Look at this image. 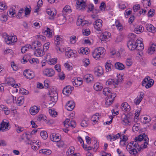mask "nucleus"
<instances>
[{
	"label": "nucleus",
	"instance_id": "53",
	"mask_svg": "<svg viewBox=\"0 0 156 156\" xmlns=\"http://www.w3.org/2000/svg\"><path fill=\"white\" fill-rule=\"evenodd\" d=\"M72 12L70 7L69 5H66L63 9V12H66L68 13L71 12Z\"/></svg>",
	"mask_w": 156,
	"mask_h": 156
},
{
	"label": "nucleus",
	"instance_id": "13",
	"mask_svg": "<svg viewBox=\"0 0 156 156\" xmlns=\"http://www.w3.org/2000/svg\"><path fill=\"white\" fill-rule=\"evenodd\" d=\"M74 89V87L72 86H67L63 89L62 93L63 94L66 95H70L72 90Z\"/></svg>",
	"mask_w": 156,
	"mask_h": 156
},
{
	"label": "nucleus",
	"instance_id": "32",
	"mask_svg": "<svg viewBox=\"0 0 156 156\" xmlns=\"http://www.w3.org/2000/svg\"><path fill=\"white\" fill-rule=\"evenodd\" d=\"M50 103L54 105L57 100V93H55L54 95H53L50 94Z\"/></svg>",
	"mask_w": 156,
	"mask_h": 156
},
{
	"label": "nucleus",
	"instance_id": "43",
	"mask_svg": "<svg viewBox=\"0 0 156 156\" xmlns=\"http://www.w3.org/2000/svg\"><path fill=\"white\" fill-rule=\"evenodd\" d=\"M99 116L98 114L94 115L92 116L91 118V120L93 122V124H95L98 122L99 120Z\"/></svg>",
	"mask_w": 156,
	"mask_h": 156
},
{
	"label": "nucleus",
	"instance_id": "46",
	"mask_svg": "<svg viewBox=\"0 0 156 156\" xmlns=\"http://www.w3.org/2000/svg\"><path fill=\"white\" fill-rule=\"evenodd\" d=\"M111 92V89L108 87L104 88L103 91V94L106 96H108Z\"/></svg>",
	"mask_w": 156,
	"mask_h": 156
},
{
	"label": "nucleus",
	"instance_id": "31",
	"mask_svg": "<svg viewBox=\"0 0 156 156\" xmlns=\"http://www.w3.org/2000/svg\"><path fill=\"white\" fill-rule=\"evenodd\" d=\"M89 52V49L87 47H81L78 51V53L82 55H87Z\"/></svg>",
	"mask_w": 156,
	"mask_h": 156
},
{
	"label": "nucleus",
	"instance_id": "26",
	"mask_svg": "<svg viewBox=\"0 0 156 156\" xmlns=\"http://www.w3.org/2000/svg\"><path fill=\"white\" fill-rule=\"evenodd\" d=\"M105 67L107 72L111 71L113 67L112 61L110 60L108 61L105 64Z\"/></svg>",
	"mask_w": 156,
	"mask_h": 156
},
{
	"label": "nucleus",
	"instance_id": "62",
	"mask_svg": "<svg viewBox=\"0 0 156 156\" xmlns=\"http://www.w3.org/2000/svg\"><path fill=\"white\" fill-rule=\"evenodd\" d=\"M82 32L84 35L88 36L90 34V30L88 28L83 29Z\"/></svg>",
	"mask_w": 156,
	"mask_h": 156
},
{
	"label": "nucleus",
	"instance_id": "16",
	"mask_svg": "<svg viewBox=\"0 0 156 156\" xmlns=\"http://www.w3.org/2000/svg\"><path fill=\"white\" fill-rule=\"evenodd\" d=\"M23 75L27 78L29 79L33 78L35 76L34 72L29 70H27L24 71Z\"/></svg>",
	"mask_w": 156,
	"mask_h": 156
},
{
	"label": "nucleus",
	"instance_id": "11",
	"mask_svg": "<svg viewBox=\"0 0 156 156\" xmlns=\"http://www.w3.org/2000/svg\"><path fill=\"white\" fill-rule=\"evenodd\" d=\"M43 73L44 75L49 77H52L55 74V72L52 69H45L43 70Z\"/></svg>",
	"mask_w": 156,
	"mask_h": 156
},
{
	"label": "nucleus",
	"instance_id": "60",
	"mask_svg": "<svg viewBox=\"0 0 156 156\" xmlns=\"http://www.w3.org/2000/svg\"><path fill=\"white\" fill-rule=\"evenodd\" d=\"M83 62L84 66L85 67L87 66L90 64V62L89 59L85 58L83 60Z\"/></svg>",
	"mask_w": 156,
	"mask_h": 156
},
{
	"label": "nucleus",
	"instance_id": "21",
	"mask_svg": "<svg viewBox=\"0 0 156 156\" xmlns=\"http://www.w3.org/2000/svg\"><path fill=\"white\" fill-rule=\"evenodd\" d=\"M120 136V133H118L115 135L114 134L109 135L107 136V138L108 140L110 141H113L119 139Z\"/></svg>",
	"mask_w": 156,
	"mask_h": 156
},
{
	"label": "nucleus",
	"instance_id": "55",
	"mask_svg": "<svg viewBox=\"0 0 156 156\" xmlns=\"http://www.w3.org/2000/svg\"><path fill=\"white\" fill-rule=\"evenodd\" d=\"M36 37L39 41H41L42 42H44L46 40L45 37L41 35H37L36 36Z\"/></svg>",
	"mask_w": 156,
	"mask_h": 156
},
{
	"label": "nucleus",
	"instance_id": "52",
	"mask_svg": "<svg viewBox=\"0 0 156 156\" xmlns=\"http://www.w3.org/2000/svg\"><path fill=\"white\" fill-rule=\"evenodd\" d=\"M74 148L73 146L70 147L67 151V155H69L73 154L74 152Z\"/></svg>",
	"mask_w": 156,
	"mask_h": 156
},
{
	"label": "nucleus",
	"instance_id": "34",
	"mask_svg": "<svg viewBox=\"0 0 156 156\" xmlns=\"http://www.w3.org/2000/svg\"><path fill=\"white\" fill-rule=\"evenodd\" d=\"M94 88L95 90H101L103 88L102 84L100 83L97 82L94 84Z\"/></svg>",
	"mask_w": 156,
	"mask_h": 156
},
{
	"label": "nucleus",
	"instance_id": "19",
	"mask_svg": "<svg viewBox=\"0 0 156 156\" xmlns=\"http://www.w3.org/2000/svg\"><path fill=\"white\" fill-rule=\"evenodd\" d=\"M111 36V34L109 32L105 31L102 33L101 34L100 38L101 41H105L109 38Z\"/></svg>",
	"mask_w": 156,
	"mask_h": 156
},
{
	"label": "nucleus",
	"instance_id": "28",
	"mask_svg": "<svg viewBox=\"0 0 156 156\" xmlns=\"http://www.w3.org/2000/svg\"><path fill=\"white\" fill-rule=\"evenodd\" d=\"M34 55L37 57H41L44 54V52L41 48H38L34 52Z\"/></svg>",
	"mask_w": 156,
	"mask_h": 156
},
{
	"label": "nucleus",
	"instance_id": "51",
	"mask_svg": "<svg viewBox=\"0 0 156 156\" xmlns=\"http://www.w3.org/2000/svg\"><path fill=\"white\" fill-rule=\"evenodd\" d=\"M142 3L145 8H147L151 5L150 0H142Z\"/></svg>",
	"mask_w": 156,
	"mask_h": 156
},
{
	"label": "nucleus",
	"instance_id": "50",
	"mask_svg": "<svg viewBox=\"0 0 156 156\" xmlns=\"http://www.w3.org/2000/svg\"><path fill=\"white\" fill-rule=\"evenodd\" d=\"M66 18L63 16H60L59 19L58 20V22L60 24H62L64 23L66 21Z\"/></svg>",
	"mask_w": 156,
	"mask_h": 156
},
{
	"label": "nucleus",
	"instance_id": "2",
	"mask_svg": "<svg viewBox=\"0 0 156 156\" xmlns=\"http://www.w3.org/2000/svg\"><path fill=\"white\" fill-rule=\"evenodd\" d=\"M3 36L5 42L8 44H12L17 41L16 36H10L6 33H4Z\"/></svg>",
	"mask_w": 156,
	"mask_h": 156
},
{
	"label": "nucleus",
	"instance_id": "6",
	"mask_svg": "<svg viewBox=\"0 0 156 156\" xmlns=\"http://www.w3.org/2000/svg\"><path fill=\"white\" fill-rule=\"evenodd\" d=\"M143 137L141 135H139L135 138L133 141H131L133 147L136 150L137 149L139 150L138 148L140 147V141L142 140Z\"/></svg>",
	"mask_w": 156,
	"mask_h": 156
},
{
	"label": "nucleus",
	"instance_id": "56",
	"mask_svg": "<svg viewBox=\"0 0 156 156\" xmlns=\"http://www.w3.org/2000/svg\"><path fill=\"white\" fill-rule=\"evenodd\" d=\"M40 135L41 137L44 140L47 139L48 136L47 132L44 131H42L41 132Z\"/></svg>",
	"mask_w": 156,
	"mask_h": 156
},
{
	"label": "nucleus",
	"instance_id": "41",
	"mask_svg": "<svg viewBox=\"0 0 156 156\" xmlns=\"http://www.w3.org/2000/svg\"><path fill=\"white\" fill-rule=\"evenodd\" d=\"M115 25L117 29L119 31H121L123 30V26L119 20H116L115 21Z\"/></svg>",
	"mask_w": 156,
	"mask_h": 156
},
{
	"label": "nucleus",
	"instance_id": "7",
	"mask_svg": "<svg viewBox=\"0 0 156 156\" xmlns=\"http://www.w3.org/2000/svg\"><path fill=\"white\" fill-rule=\"evenodd\" d=\"M103 21L100 19H98L93 23L94 29L98 32H101L102 26Z\"/></svg>",
	"mask_w": 156,
	"mask_h": 156
},
{
	"label": "nucleus",
	"instance_id": "14",
	"mask_svg": "<svg viewBox=\"0 0 156 156\" xmlns=\"http://www.w3.org/2000/svg\"><path fill=\"white\" fill-rule=\"evenodd\" d=\"M44 33L45 35L49 38L51 37L54 34L53 30L47 27H44Z\"/></svg>",
	"mask_w": 156,
	"mask_h": 156
},
{
	"label": "nucleus",
	"instance_id": "58",
	"mask_svg": "<svg viewBox=\"0 0 156 156\" xmlns=\"http://www.w3.org/2000/svg\"><path fill=\"white\" fill-rule=\"evenodd\" d=\"M7 6L5 3H0V11L2 12L7 9Z\"/></svg>",
	"mask_w": 156,
	"mask_h": 156
},
{
	"label": "nucleus",
	"instance_id": "24",
	"mask_svg": "<svg viewBox=\"0 0 156 156\" xmlns=\"http://www.w3.org/2000/svg\"><path fill=\"white\" fill-rule=\"evenodd\" d=\"M75 107V104L72 101H68L66 105V108L68 111H72Z\"/></svg>",
	"mask_w": 156,
	"mask_h": 156
},
{
	"label": "nucleus",
	"instance_id": "48",
	"mask_svg": "<svg viewBox=\"0 0 156 156\" xmlns=\"http://www.w3.org/2000/svg\"><path fill=\"white\" fill-rule=\"evenodd\" d=\"M31 48V45L27 44L25 46L23 47L21 49V51L22 53H25L29 49Z\"/></svg>",
	"mask_w": 156,
	"mask_h": 156
},
{
	"label": "nucleus",
	"instance_id": "42",
	"mask_svg": "<svg viewBox=\"0 0 156 156\" xmlns=\"http://www.w3.org/2000/svg\"><path fill=\"white\" fill-rule=\"evenodd\" d=\"M85 23L84 21L82 19V17L80 16H79L76 22L77 25L78 26H83Z\"/></svg>",
	"mask_w": 156,
	"mask_h": 156
},
{
	"label": "nucleus",
	"instance_id": "10",
	"mask_svg": "<svg viewBox=\"0 0 156 156\" xmlns=\"http://www.w3.org/2000/svg\"><path fill=\"white\" fill-rule=\"evenodd\" d=\"M86 0H78L76 2V8L79 9H85L86 6Z\"/></svg>",
	"mask_w": 156,
	"mask_h": 156
},
{
	"label": "nucleus",
	"instance_id": "1",
	"mask_svg": "<svg viewBox=\"0 0 156 156\" xmlns=\"http://www.w3.org/2000/svg\"><path fill=\"white\" fill-rule=\"evenodd\" d=\"M105 49L103 47L98 48L92 51V56L96 60L101 59L104 57L105 54Z\"/></svg>",
	"mask_w": 156,
	"mask_h": 156
},
{
	"label": "nucleus",
	"instance_id": "39",
	"mask_svg": "<svg viewBox=\"0 0 156 156\" xmlns=\"http://www.w3.org/2000/svg\"><path fill=\"white\" fill-rule=\"evenodd\" d=\"M144 97V94H140L139 97H137L134 100V103L136 105H138Z\"/></svg>",
	"mask_w": 156,
	"mask_h": 156
},
{
	"label": "nucleus",
	"instance_id": "61",
	"mask_svg": "<svg viewBox=\"0 0 156 156\" xmlns=\"http://www.w3.org/2000/svg\"><path fill=\"white\" fill-rule=\"evenodd\" d=\"M8 20L7 16L5 14H2L0 16V20L2 22H6Z\"/></svg>",
	"mask_w": 156,
	"mask_h": 156
},
{
	"label": "nucleus",
	"instance_id": "49",
	"mask_svg": "<svg viewBox=\"0 0 156 156\" xmlns=\"http://www.w3.org/2000/svg\"><path fill=\"white\" fill-rule=\"evenodd\" d=\"M74 54L73 51L71 50L66 51L65 53V55L69 58L74 57Z\"/></svg>",
	"mask_w": 156,
	"mask_h": 156
},
{
	"label": "nucleus",
	"instance_id": "63",
	"mask_svg": "<svg viewBox=\"0 0 156 156\" xmlns=\"http://www.w3.org/2000/svg\"><path fill=\"white\" fill-rule=\"evenodd\" d=\"M115 83V82L114 80L109 79L106 81V84L108 85H111L112 84L114 85H116Z\"/></svg>",
	"mask_w": 156,
	"mask_h": 156
},
{
	"label": "nucleus",
	"instance_id": "4",
	"mask_svg": "<svg viewBox=\"0 0 156 156\" xmlns=\"http://www.w3.org/2000/svg\"><path fill=\"white\" fill-rule=\"evenodd\" d=\"M154 82L153 80L151 79L149 77H147L143 81L142 85L146 88H148L153 85Z\"/></svg>",
	"mask_w": 156,
	"mask_h": 156
},
{
	"label": "nucleus",
	"instance_id": "64",
	"mask_svg": "<svg viewBox=\"0 0 156 156\" xmlns=\"http://www.w3.org/2000/svg\"><path fill=\"white\" fill-rule=\"evenodd\" d=\"M57 58L50 59L48 61V63L50 65L55 64L57 62Z\"/></svg>",
	"mask_w": 156,
	"mask_h": 156
},
{
	"label": "nucleus",
	"instance_id": "47",
	"mask_svg": "<svg viewBox=\"0 0 156 156\" xmlns=\"http://www.w3.org/2000/svg\"><path fill=\"white\" fill-rule=\"evenodd\" d=\"M24 101V98L22 96L19 97L18 98L16 101V104L17 105L20 106L22 105Z\"/></svg>",
	"mask_w": 156,
	"mask_h": 156
},
{
	"label": "nucleus",
	"instance_id": "9",
	"mask_svg": "<svg viewBox=\"0 0 156 156\" xmlns=\"http://www.w3.org/2000/svg\"><path fill=\"white\" fill-rule=\"evenodd\" d=\"M136 45V49L139 51H142L144 48L143 43V39L141 38H138L135 42Z\"/></svg>",
	"mask_w": 156,
	"mask_h": 156
},
{
	"label": "nucleus",
	"instance_id": "33",
	"mask_svg": "<svg viewBox=\"0 0 156 156\" xmlns=\"http://www.w3.org/2000/svg\"><path fill=\"white\" fill-rule=\"evenodd\" d=\"M47 13L51 16H54L56 15V11L55 9H48L46 10Z\"/></svg>",
	"mask_w": 156,
	"mask_h": 156
},
{
	"label": "nucleus",
	"instance_id": "12",
	"mask_svg": "<svg viewBox=\"0 0 156 156\" xmlns=\"http://www.w3.org/2000/svg\"><path fill=\"white\" fill-rule=\"evenodd\" d=\"M40 109V106L34 105L30 108V113L31 115H34L37 114Z\"/></svg>",
	"mask_w": 156,
	"mask_h": 156
},
{
	"label": "nucleus",
	"instance_id": "15",
	"mask_svg": "<svg viewBox=\"0 0 156 156\" xmlns=\"http://www.w3.org/2000/svg\"><path fill=\"white\" fill-rule=\"evenodd\" d=\"M73 84L75 87H78L83 83V80L80 77L74 78L72 80Z\"/></svg>",
	"mask_w": 156,
	"mask_h": 156
},
{
	"label": "nucleus",
	"instance_id": "8",
	"mask_svg": "<svg viewBox=\"0 0 156 156\" xmlns=\"http://www.w3.org/2000/svg\"><path fill=\"white\" fill-rule=\"evenodd\" d=\"M9 124L8 121L3 120L0 124V130L2 131L9 130Z\"/></svg>",
	"mask_w": 156,
	"mask_h": 156
},
{
	"label": "nucleus",
	"instance_id": "35",
	"mask_svg": "<svg viewBox=\"0 0 156 156\" xmlns=\"http://www.w3.org/2000/svg\"><path fill=\"white\" fill-rule=\"evenodd\" d=\"M115 68L119 70H122L125 69V66L123 64L119 62H116L115 64Z\"/></svg>",
	"mask_w": 156,
	"mask_h": 156
},
{
	"label": "nucleus",
	"instance_id": "45",
	"mask_svg": "<svg viewBox=\"0 0 156 156\" xmlns=\"http://www.w3.org/2000/svg\"><path fill=\"white\" fill-rule=\"evenodd\" d=\"M55 44L56 45H59L60 42L62 41V38L59 35L55 36Z\"/></svg>",
	"mask_w": 156,
	"mask_h": 156
},
{
	"label": "nucleus",
	"instance_id": "23",
	"mask_svg": "<svg viewBox=\"0 0 156 156\" xmlns=\"http://www.w3.org/2000/svg\"><path fill=\"white\" fill-rule=\"evenodd\" d=\"M122 110L125 112H129L131 109V107L127 102H124L121 105Z\"/></svg>",
	"mask_w": 156,
	"mask_h": 156
},
{
	"label": "nucleus",
	"instance_id": "3",
	"mask_svg": "<svg viewBox=\"0 0 156 156\" xmlns=\"http://www.w3.org/2000/svg\"><path fill=\"white\" fill-rule=\"evenodd\" d=\"M143 137L141 140L140 141V147L138 151H140L141 149H143L147 148V145L148 144L149 139L147 135L145 133H142L140 135Z\"/></svg>",
	"mask_w": 156,
	"mask_h": 156
},
{
	"label": "nucleus",
	"instance_id": "20",
	"mask_svg": "<svg viewBox=\"0 0 156 156\" xmlns=\"http://www.w3.org/2000/svg\"><path fill=\"white\" fill-rule=\"evenodd\" d=\"M6 82L9 85H11L14 88H16L18 86L17 84H15V80L14 79L11 77L7 78L6 80Z\"/></svg>",
	"mask_w": 156,
	"mask_h": 156
},
{
	"label": "nucleus",
	"instance_id": "27",
	"mask_svg": "<svg viewBox=\"0 0 156 156\" xmlns=\"http://www.w3.org/2000/svg\"><path fill=\"white\" fill-rule=\"evenodd\" d=\"M156 45L154 44H151L148 47L147 52L150 55L153 54L155 51Z\"/></svg>",
	"mask_w": 156,
	"mask_h": 156
},
{
	"label": "nucleus",
	"instance_id": "30",
	"mask_svg": "<svg viewBox=\"0 0 156 156\" xmlns=\"http://www.w3.org/2000/svg\"><path fill=\"white\" fill-rule=\"evenodd\" d=\"M146 27L147 30L149 32L154 33L156 30V28H155L154 26L151 24H147L146 25Z\"/></svg>",
	"mask_w": 156,
	"mask_h": 156
},
{
	"label": "nucleus",
	"instance_id": "59",
	"mask_svg": "<svg viewBox=\"0 0 156 156\" xmlns=\"http://www.w3.org/2000/svg\"><path fill=\"white\" fill-rule=\"evenodd\" d=\"M110 55L112 56V57H115L117 56L119 54L118 53H117L115 49H112L110 51Z\"/></svg>",
	"mask_w": 156,
	"mask_h": 156
},
{
	"label": "nucleus",
	"instance_id": "40",
	"mask_svg": "<svg viewBox=\"0 0 156 156\" xmlns=\"http://www.w3.org/2000/svg\"><path fill=\"white\" fill-rule=\"evenodd\" d=\"M40 154H42L45 155H49L51 153V151L50 150L43 149L39 151Z\"/></svg>",
	"mask_w": 156,
	"mask_h": 156
},
{
	"label": "nucleus",
	"instance_id": "37",
	"mask_svg": "<svg viewBox=\"0 0 156 156\" xmlns=\"http://www.w3.org/2000/svg\"><path fill=\"white\" fill-rule=\"evenodd\" d=\"M0 109L3 111L6 115H8L10 113V111L8 109V108L5 106L3 105H0Z\"/></svg>",
	"mask_w": 156,
	"mask_h": 156
},
{
	"label": "nucleus",
	"instance_id": "36",
	"mask_svg": "<svg viewBox=\"0 0 156 156\" xmlns=\"http://www.w3.org/2000/svg\"><path fill=\"white\" fill-rule=\"evenodd\" d=\"M144 28L141 25L138 26L134 29V32L137 34H139L144 31Z\"/></svg>",
	"mask_w": 156,
	"mask_h": 156
},
{
	"label": "nucleus",
	"instance_id": "5",
	"mask_svg": "<svg viewBox=\"0 0 156 156\" xmlns=\"http://www.w3.org/2000/svg\"><path fill=\"white\" fill-rule=\"evenodd\" d=\"M126 150L131 155L136 156L137 154V151L136 149L133 147L131 142L129 143L127 145Z\"/></svg>",
	"mask_w": 156,
	"mask_h": 156
},
{
	"label": "nucleus",
	"instance_id": "44",
	"mask_svg": "<svg viewBox=\"0 0 156 156\" xmlns=\"http://www.w3.org/2000/svg\"><path fill=\"white\" fill-rule=\"evenodd\" d=\"M140 112L141 109H138L136 110L134 118V121L135 122H136L138 120Z\"/></svg>",
	"mask_w": 156,
	"mask_h": 156
},
{
	"label": "nucleus",
	"instance_id": "17",
	"mask_svg": "<svg viewBox=\"0 0 156 156\" xmlns=\"http://www.w3.org/2000/svg\"><path fill=\"white\" fill-rule=\"evenodd\" d=\"M61 136L59 134L53 133L50 135V139L53 142H58L61 140Z\"/></svg>",
	"mask_w": 156,
	"mask_h": 156
},
{
	"label": "nucleus",
	"instance_id": "57",
	"mask_svg": "<svg viewBox=\"0 0 156 156\" xmlns=\"http://www.w3.org/2000/svg\"><path fill=\"white\" fill-rule=\"evenodd\" d=\"M16 13L15 10L12 8H11L9 9L8 12L9 16L11 17L13 16Z\"/></svg>",
	"mask_w": 156,
	"mask_h": 156
},
{
	"label": "nucleus",
	"instance_id": "29",
	"mask_svg": "<svg viewBox=\"0 0 156 156\" xmlns=\"http://www.w3.org/2000/svg\"><path fill=\"white\" fill-rule=\"evenodd\" d=\"M127 47L130 50H133L136 49V43H134L133 41H129L127 43Z\"/></svg>",
	"mask_w": 156,
	"mask_h": 156
},
{
	"label": "nucleus",
	"instance_id": "18",
	"mask_svg": "<svg viewBox=\"0 0 156 156\" xmlns=\"http://www.w3.org/2000/svg\"><path fill=\"white\" fill-rule=\"evenodd\" d=\"M94 73L97 76H99L103 73V70L101 66L96 67L94 69Z\"/></svg>",
	"mask_w": 156,
	"mask_h": 156
},
{
	"label": "nucleus",
	"instance_id": "22",
	"mask_svg": "<svg viewBox=\"0 0 156 156\" xmlns=\"http://www.w3.org/2000/svg\"><path fill=\"white\" fill-rule=\"evenodd\" d=\"M131 120V118L129 115H125L122 120L123 124L126 126L130 125Z\"/></svg>",
	"mask_w": 156,
	"mask_h": 156
},
{
	"label": "nucleus",
	"instance_id": "25",
	"mask_svg": "<svg viewBox=\"0 0 156 156\" xmlns=\"http://www.w3.org/2000/svg\"><path fill=\"white\" fill-rule=\"evenodd\" d=\"M83 79L87 83H90L94 80L93 76L91 74H86L83 76Z\"/></svg>",
	"mask_w": 156,
	"mask_h": 156
},
{
	"label": "nucleus",
	"instance_id": "54",
	"mask_svg": "<svg viewBox=\"0 0 156 156\" xmlns=\"http://www.w3.org/2000/svg\"><path fill=\"white\" fill-rule=\"evenodd\" d=\"M151 120V117L148 116L147 115L143 118V122L145 124L149 123Z\"/></svg>",
	"mask_w": 156,
	"mask_h": 156
},
{
	"label": "nucleus",
	"instance_id": "38",
	"mask_svg": "<svg viewBox=\"0 0 156 156\" xmlns=\"http://www.w3.org/2000/svg\"><path fill=\"white\" fill-rule=\"evenodd\" d=\"M116 80L115 81V84L116 85L119 83H120L123 81V76L122 75L120 74H118L117 75Z\"/></svg>",
	"mask_w": 156,
	"mask_h": 156
}]
</instances>
